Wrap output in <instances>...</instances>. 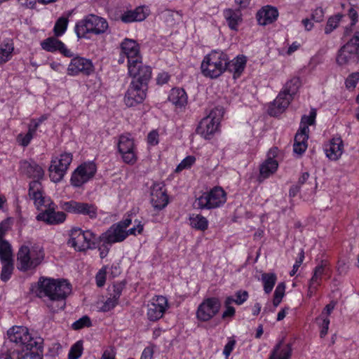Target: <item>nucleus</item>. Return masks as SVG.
I'll return each instance as SVG.
<instances>
[{
    "mask_svg": "<svg viewBox=\"0 0 359 359\" xmlns=\"http://www.w3.org/2000/svg\"><path fill=\"white\" fill-rule=\"evenodd\" d=\"M29 196L34 201L38 210L44 207L41 212L36 216L39 221H43L48 224H57L62 223L66 219L64 212H55L57 205L50 200L43 196V187L38 181H32L29 187Z\"/></svg>",
    "mask_w": 359,
    "mask_h": 359,
    "instance_id": "obj_2",
    "label": "nucleus"
},
{
    "mask_svg": "<svg viewBox=\"0 0 359 359\" xmlns=\"http://www.w3.org/2000/svg\"><path fill=\"white\" fill-rule=\"evenodd\" d=\"M143 231V225L141 224L140 222H138L137 224L130 229L127 232H128V235H136V233L140 234Z\"/></svg>",
    "mask_w": 359,
    "mask_h": 359,
    "instance_id": "obj_63",
    "label": "nucleus"
},
{
    "mask_svg": "<svg viewBox=\"0 0 359 359\" xmlns=\"http://www.w3.org/2000/svg\"><path fill=\"white\" fill-rule=\"evenodd\" d=\"M224 113V110L222 107H215L207 116L201 121L196 128V133L206 140L210 139L217 130Z\"/></svg>",
    "mask_w": 359,
    "mask_h": 359,
    "instance_id": "obj_9",
    "label": "nucleus"
},
{
    "mask_svg": "<svg viewBox=\"0 0 359 359\" xmlns=\"http://www.w3.org/2000/svg\"><path fill=\"white\" fill-rule=\"evenodd\" d=\"M226 202V194L221 187H215L209 192L203 193L197 198L194 207L196 209H212L219 207Z\"/></svg>",
    "mask_w": 359,
    "mask_h": 359,
    "instance_id": "obj_11",
    "label": "nucleus"
},
{
    "mask_svg": "<svg viewBox=\"0 0 359 359\" xmlns=\"http://www.w3.org/2000/svg\"><path fill=\"white\" fill-rule=\"evenodd\" d=\"M128 236V232L120 227L117 224L112 225L109 230L100 236L101 241L107 243H115L124 241Z\"/></svg>",
    "mask_w": 359,
    "mask_h": 359,
    "instance_id": "obj_23",
    "label": "nucleus"
},
{
    "mask_svg": "<svg viewBox=\"0 0 359 359\" xmlns=\"http://www.w3.org/2000/svg\"><path fill=\"white\" fill-rule=\"evenodd\" d=\"M223 15L229 27L231 30L237 31L238 26L243 22L241 9L226 8L224 11Z\"/></svg>",
    "mask_w": 359,
    "mask_h": 359,
    "instance_id": "obj_26",
    "label": "nucleus"
},
{
    "mask_svg": "<svg viewBox=\"0 0 359 359\" xmlns=\"http://www.w3.org/2000/svg\"><path fill=\"white\" fill-rule=\"evenodd\" d=\"M292 346L290 344L283 345V340L280 341L274 347L269 359H290L292 355Z\"/></svg>",
    "mask_w": 359,
    "mask_h": 359,
    "instance_id": "obj_32",
    "label": "nucleus"
},
{
    "mask_svg": "<svg viewBox=\"0 0 359 359\" xmlns=\"http://www.w3.org/2000/svg\"><path fill=\"white\" fill-rule=\"evenodd\" d=\"M359 81V73L355 72L350 74L346 79L345 84L347 88H354Z\"/></svg>",
    "mask_w": 359,
    "mask_h": 359,
    "instance_id": "obj_51",
    "label": "nucleus"
},
{
    "mask_svg": "<svg viewBox=\"0 0 359 359\" xmlns=\"http://www.w3.org/2000/svg\"><path fill=\"white\" fill-rule=\"evenodd\" d=\"M165 185L162 182H155L151 187L150 202L155 210H161L168 204V196Z\"/></svg>",
    "mask_w": 359,
    "mask_h": 359,
    "instance_id": "obj_18",
    "label": "nucleus"
},
{
    "mask_svg": "<svg viewBox=\"0 0 359 359\" xmlns=\"http://www.w3.org/2000/svg\"><path fill=\"white\" fill-rule=\"evenodd\" d=\"M83 239L85 244L88 245V249L95 248V243L94 242L95 234L90 231H83Z\"/></svg>",
    "mask_w": 359,
    "mask_h": 359,
    "instance_id": "obj_50",
    "label": "nucleus"
},
{
    "mask_svg": "<svg viewBox=\"0 0 359 359\" xmlns=\"http://www.w3.org/2000/svg\"><path fill=\"white\" fill-rule=\"evenodd\" d=\"M147 142L150 145H156L158 143V133L156 130L151 131L147 136Z\"/></svg>",
    "mask_w": 359,
    "mask_h": 359,
    "instance_id": "obj_57",
    "label": "nucleus"
},
{
    "mask_svg": "<svg viewBox=\"0 0 359 359\" xmlns=\"http://www.w3.org/2000/svg\"><path fill=\"white\" fill-rule=\"evenodd\" d=\"M235 345L236 341L234 339L229 340L228 343L225 345L223 350V354L225 355L226 358H228V357L230 355L231 353L234 348Z\"/></svg>",
    "mask_w": 359,
    "mask_h": 359,
    "instance_id": "obj_58",
    "label": "nucleus"
},
{
    "mask_svg": "<svg viewBox=\"0 0 359 359\" xmlns=\"http://www.w3.org/2000/svg\"><path fill=\"white\" fill-rule=\"evenodd\" d=\"M100 241L102 243L98 247V250L100 251V257L101 259H104L107 256L109 251V246L111 245V243H105L104 241H101L100 239Z\"/></svg>",
    "mask_w": 359,
    "mask_h": 359,
    "instance_id": "obj_55",
    "label": "nucleus"
},
{
    "mask_svg": "<svg viewBox=\"0 0 359 359\" xmlns=\"http://www.w3.org/2000/svg\"><path fill=\"white\" fill-rule=\"evenodd\" d=\"M95 172L96 165L93 162L81 164L73 172L71 183L74 187H79L93 178Z\"/></svg>",
    "mask_w": 359,
    "mask_h": 359,
    "instance_id": "obj_17",
    "label": "nucleus"
},
{
    "mask_svg": "<svg viewBox=\"0 0 359 359\" xmlns=\"http://www.w3.org/2000/svg\"><path fill=\"white\" fill-rule=\"evenodd\" d=\"M309 134L297 132L294 137L293 151L295 154L302 155L307 149V140Z\"/></svg>",
    "mask_w": 359,
    "mask_h": 359,
    "instance_id": "obj_34",
    "label": "nucleus"
},
{
    "mask_svg": "<svg viewBox=\"0 0 359 359\" xmlns=\"http://www.w3.org/2000/svg\"><path fill=\"white\" fill-rule=\"evenodd\" d=\"M359 61V32L354 35L339 50L337 62L339 65L356 64Z\"/></svg>",
    "mask_w": 359,
    "mask_h": 359,
    "instance_id": "obj_10",
    "label": "nucleus"
},
{
    "mask_svg": "<svg viewBox=\"0 0 359 359\" xmlns=\"http://www.w3.org/2000/svg\"><path fill=\"white\" fill-rule=\"evenodd\" d=\"M168 100L175 106L176 108L183 109L187 104V94L183 88H174L170 90Z\"/></svg>",
    "mask_w": 359,
    "mask_h": 359,
    "instance_id": "obj_27",
    "label": "nucleus"
},
{
    "mask_svg": "<svg viewBox=\"0 0 359 359\" xmlns=\"http://www.w3.org/2000/svg\"><path fill=\"white\" fill-rule=\"evenodd\" d=\"M235 304L237 305H241L247 301L249 294L245 290H238L235 293Z\"/></svg>",
    "mask_w": 359,
    "mask_h": 359,
    "instance_id": "obj_53",
    "label": "nucleus"
},
{
    "mask_svg": "<svg viewBox=\"0 0 359 359\" xmlns=\"http://www.w3.org/2000/svg\"><path fill=\"white\" fill-rule=\"evenodd\" d=\"M124 287L125 283H123V282H118L112 285L113 292L110 293V296L118 300Z\"/></svg>",
    "mask_w": 359,
    "mask_h": 359,
    "instance_id": "obj_52",
    "label": "nucleus"
},
{
    "mask_svg": "<svg viewBox=\"0 0 359 359\" xmlns=\"http://www.w3.org/2000/svg\"><path fill=\"white\" fill-rule=\"evenodd\" d=\"M108 28L109 25L106 19L94 14H89L76 22L75 32L79 39H89L90 34H104Z\"/></svg>",
    "mask_w": 359,
    "mask_h": 359,
    "instance_id": "obj_4",
    "label": "nucleus"
},
{
    "mask_svg": "<svg viewBox=\"0 0 359 359\" xmlns=\"http://www.w3.org/2000/svg\"><path fill=\"white\" fill-rule=\"evenodd\" d=\"M170 76L168 73L163 72L158 74L156 78V83L158 85H163L168 82L170 80Z\"/></svg>",
    "mask_w": 359,
    "mask_h": 359,
    "instance_id": "obj_59",
    "label": "nucleus"
},
{
    "mask_svg": "<svg viewBox=\"0 0 359 359\" xmlns=\"http://www.w3.org/2000/svg\"><path fill=\"white\" fill-rule=\"evenodd\" d=\"M14 50V43L11 39H6L3 41L0 45V65H2L9 61L13 57Z\"/></svg>",
    "mask_w": 359,
    "mask_h": 359,
    "instance_id": "obj_33",
    "label": "nucleus"
},
{
    "mask_svg": "<svg viewBox=\"0 0 359 359\" xmlns=\"http://www.w3.org/2000/svg\"><path fill=\"white\" fill-rule=\"evenodd\" d=\"M228 55L219 50H212L205 55L201 62L202 74L211 79H216L226 71Z\"/></svg>",
    "mask_w": 359,
    "mask_h": 359,
    "instance_id": "obj_6",
    "label": "nucleus"
},
{
    "mask_svg": "<svg viewBox=\"0 0 359 359\" xmlns=\"http://www.w3.org/2000/svg\"><path fill=\"white\" fill-rule=\"evenodd\" d=\"M6 230L3 224L0 225V259L3 264L1 280L4 282L11 278L14 269L11 245L4 239Z\"/></svg>",
    "mask_w": 359,
    "mask_h": 359,
    "instance_id": "obj_8",
    "label": "nucleus"
},
{
    "mask_svg": "<svg viewBox=\"0 0 359 359\" xmlns=\"http://www.w3.org/2000/svg\"><path fill=\"white\" fill-rule=\"evenodd\" d=\"M153 354V348L147 346L143 350L140 359H152Z\"/></svg>",
    "mask_w": 359,
    "mask_h": 359,
    "instance_id": "obj_62",
    "label": "nucleus"
},
{
    "mask_svg": "<svg viewBox=\"0 0 359 359\" xmlns=\"http://www.w3.org/2000/svg\"><path fill=\"white\" fill-rule=\"evenodd\" d=\"M301 84L299 77L294 76L287 81L283 90L279 93L272 105L269 107V115L278 116L282 114L293 100V96L297 93Z\"/></svg>",
    "mask_w": 359,
    "mask_h": 359,
    "instance_id": "obj_5",
    "label": "nucleus"
},
{
    "mask_svg": "<svg viewBox=\"0 0 359 359\" xmlns=\"http://www.w3.org/2000/svg\"><path fill=\"white\" fill-rule=\"evenodd\" d=\"M61 208L72 214L88 216L90 219H95L97 216V208L92 203L72 200L62 203Z\"/></svg>",
    "mask_w": 359,
    "mask_h": 359,
    "instance_id": "obj_15",
    "label": "nucleus"
},
{
    "mask_svg": "<svg viewBox=\"0 0 359 359\" xmlns=\"http://www.w3.org/2000/svg\"><path fill=\"white\" fill-rule=\"evenodd\" d=\"M147 90V87L130 83L124 97L125 104L131 107L142 103L146 97Z\"/></svg>",
    "mask_w": 359,
    "mask_h": 359,
    "instance_id": "obj_20",
    "label": "nucleus"
},
{
    "mask_svg": "<svg viewBox=\"0 0 359 359\" xmlns=\"http://www.w3.org/2000/svg\"><path fill=\"white\" fill-rule=\"evenodd\" d=\"M323 18L324 11L322 8H317L313 11L311 14L312 20L318 22L323 21Z\"/></svg>",
    "mask_w": 359,
    "mask_h": 359,
    "instance_id": "obj_56",
    "label": "nucleus"
},
{
    "mask_svg": "<svg viewBox=\"0 0 359 359\" xmlns=\"http://www.w3.org/2000/svg\"><path fill=\"white\" fill-rule=\"evenodd\" d=\"M118 150L124 163L133 165L137 160L133 138L130 134L120 135L118 142Z\"/></svg>",
    "mask_w": 359,
    "mask_h": 359,
    "instance_id": "obj_14",
    "label": "nucleus"
},
{
    "mask_svg": "<svg viewBox=\"0 0 359 359\" xmlns=\"http://www.w3.org/2000/svg\"><path fill=\"white\" fill-rule=\"evenodd\" d=\"M168 308V300L163 296H157L148 304L147 316L149 320L160 319Z\"/></svg>",
    "mask_w": 359,
    "mask_h": 359,
    "instance_id": "obj_21",
    "label": "nucleus"
},
{
    "mask_svg": "<svg viewBox=\"0 0 359 359\" xmlns=\"http://www.w3.org/2000/svg\"><path fill=\"white\" fill-rule=\"evenodd\" d=\"M278 166V164L276 160L267 158L260 166V177L264 179L269 177L276 171Z\"/></svg>",
    "mask_w": 359,
    "mask_h": 359,
    "instance_id": "obj_35",
    "label": "nucleus"
},
{
    "mask_svg": "<svg viewBox=\"0 0 359 359\" xmlns=\"http://www.w3.org/2000/svg\"><path fill=\"white\" fill-rule=\"evenodd\" d=\"M146 18L147 15L144 11V8L141 6L137 7L134 10L126 11L121 15V21L125 23L142 21Z\"/></svg>",
    "mask_w": 359,
    "mask_h": 359,
    "instance_id": "obj_31",
    "label": "nucleus"
},
{
    "mask_svg": "<svg viewBox=\"0 0 359 359\" xmlns=\"http://www.w3.org/2000/svg\"><path fill=\"white\" fill-rule=\"evenodd\" d=\"M8 339L22 349V351L39 353L42 351L43 339L33 337L23 326H13L7 331Z\"/></svg>",
    "mask_w": 359,
    "mask_h": 359,
    "instance_id": "obj_3",
    "label": "nucleus"
},
{
    "mask_svg": "<svg viewBox=\"0 0 359 359\" xmlns=\"http://www.w3.org/2000/svg\"><path fill=\"white\" fill-rule=\"evenodd\" d=\"M263 286H264V290L266 294L270 293L277 280V276L274 273H264L262 274V278H261Z\"/></svg>",
    "mask_w": 359,
    "mask_h": 359,
    "instance_id": "obj_39",
    "label": "nucleus"
},
{
    "mask_svg": "<svg viewBox=\"0 0 359 359\" xmlns=\"http://www.w3.org/2000/svg\"><path fill=\"white\" fill-rule=\"evenodd\" d=\"M189 222L191 226L197 230L205 231L208 227V219L199 214L190 215Z\"/></svg>",
    "mask_w": 359,
    "mask_h": 359,
    "instance_id": "obj_37",
    "label": "nucleus"
},
{
    "mask_svg": "<svg viewBox=\"0 0 359 359\" xmlns=\"http://www.w3.org/2000/svg\"><path fill=\"white\" fill-rule=\"evenodd\" d=\"M285 285L284 283H280L274 292L273 297L283 299L285 294Z\"/></svg>",
    "mask_w": 359,
    "mask_h": 359,
    "instance_id": "obj_60",
    "label": "nucleus"
},
{
    "mask_svg": "<svg viewBox=\"0 0 359 359\" xmlns=\"http://www.w3.org/2000/svg\"><path fill=\"white\" fill-rule=\"evenodd\" d=\"M246 65V57L243 55L237 56L233 60H230L228 57L226 70L233 74V78L241 76Z\"/></svg>",
    "mask_w": 359,
    "mask_h": 359,
    "instance_id": "obj_29",
    "label": "nucleus"
},
{
    "mask_svg": "<svg viewBox=\"0 0 359 359\" xmlns=\"http://www.w3.org/2000/svg\"><path fill=\"white\" fill-rule=\"evenodd\" d=\"M72 161V154L65 152L59 157L53 158L49 167V175L51 181L57 183L60 182L67 172Z\"/></svg>",
    "mask_w": 359,
    "mask_h": 359,
    "instance_id": "obj_12",
    "label": "nucleus"
},
{
    "mask_svg": "<svg viewBox=\"0 0 359 359\" xmlns=\"http://www.w3.org/2000/svg\"><path fill=\"white\" fill-rule=\"evenodd\" d=\"M348 266L345 260H339L337 263V269L340 275L346 274L348 271Z\"/></svg>",
    "mask_w": 359,
    "mask_h": 359,
    "instance_id": "obj_61",
    "label": "nucleus"
},
{
    "mask_svg": "<svg viewBox=\"0 0 359 359\" xmlns=\"http://www.w3.org/2000/svg\"><path fill=\"white\" fill-rule=\"evenodd\" d=\"M93 72L94 67L91 60L80 56L72 58L67 68V74L69 76H76L79 74L89 76Z\"/></svg>",
    "mask_w": 359,
    "mask_h": 359,
    "instance_id": "obj_19",
    "label": "nucleus"
},
{
    "mask_svg": "<svg viewBox=\"0 0 359 359\" xmlns=\"http://www.w3.org/2000/svg\"><path fill=\"white\" fill-rule=\"evenodd\" d=\"M343 143L340 138L333 139L325 149L327 158L330 160H337L342 154Z\"/></svg>",
    "mask_w": 359,
    "mask_h": 359,
    "instance_id": "obj_30",
    "label": "nucleus"
},
{
    "mask_svg": "<svg viewBox=\"0 0 359 359\" xmlns=\"http://www.w3.org/2000/svg\"><path fill=\"white\" fill-rule=\"evenodd\" d=\"M316 118V110L311 109L309 115H304L301 118L300 128L298 130L299 133L309 134V126L315 123Z\"/></svg>",
    "mask_w": 359,
    "mask_h": 359,
    "instance_id": "obj_36",
    "label": "nucleus"
},
{
    "mask_svg": "<svg viewBox=\"0 0 359 359\" xmlns=\"http://www.w3.org/2000/svg\"><path fill=\"white\" fill-rule=\"evenodd\" d=\"M20 359H41L39 353L25 352Z\"/></svg>",
    "mask_w": 359,
    "mask_h": 359,
    "instance_id": "obj_64",
    "label": "nucleus"
},
{
    "mask_svg": "<svg viewBox=\"0 0 359 359\" xmlns=\"http://www.w3.org/2000/svg\"><path fill=\"white\" fill-rule=\"evenodd\" d=\"M221 304L216 297L204 299L198 306L196 318L202 322H207L212 319L219 311Z\"/></svg>",
    "mask_w": 359,
    "mask_h": 359,
    "instance_id": "obj_16",
    "label": "nucleus"
},
{
    "mask_svg": "<svg viewBox=\"0 0 359 359\" xmlns=\"http://www.w3.org/2000/svg\"><path fill=\"white\" fill-rule=\"evenodd\" d=\"M44 257L42 249L33 248L29 249L27 246H22L17 255V268L21 271L36 268L41 264Z\"/></svg>",
    "mask_w": 359,
    "mask_h": 359,
    "instance_id": "obj_7",
    "label": "nucleus"
},
{
    "mask_svg": "<svg viewBox=\"0 0 359 359\" xmlns=\"http://www.w3.org/2000/svg\"><path fill=\"white\" fill-rule=\"evenodd\" d=\"M196 158L193 156H188L184 158L175 169L176 172H179L184 169H188L195 163Z\"/></svg>",
    "mask_w": 359,
    "mask_h": 359,
    "instance_id": "obj_46",
    "label": "nucleus"
},
{
    "mask_svg": "<svg viewBox=\"0 0 359 359\" xmlns=\"http://www.w3.org/2000/svg\"><path fill=\"white\" fill-rule=\"evenodd\" d=\"M107 267L103 266L95 276L96 285L98 287H102L106 282Z\"/></svg>",
    "mask_w": 359,
    "mask_h": 359,
    "instance_id": "obj_49",
    "label": "nucleus"
},
{
    "mask_svg": "<svg viewBox=\"0 0 359 359\" xmlns=\"http://www.w3.org/2000/svg\"><path fill=\"white\" fill-rule=\"evenodd\" d=\"M71 292V285L66 280L42 277L38 282L35 293L39 298H46L44 302L54 313L64 308V301Z\"/></svg>",
    "mask_w": 359,
    "mask_h": 359,
    "instance_id": "obj_1",
    "label": "nucleus"
},
{
    "mask_svg": "<svg viewBox=\"0 0 359 359\" xmlns=\"http://www.w3.org/2000/svg\"><path fill=\"white\" fill-rule=\"evenodd\" d=\"M43 50L48 52H55L58 50L60 46H62V42L55 37H49L41 43Z\"/></svg>",
    "mask_w": 359,
    "mask_h": 359,
    "instance_id": "obj_40",
    "label": "nucleus"
},
{
    "mask_svg": "<svg viewBox=\"0 0 359 359\" xmlns=\"http://www.w3.org/2000/svg\"><path fill=\"white\" fill-rule=\"evenodd\" d=\"M83 352V343L81 341L76 342L70 348L68 359H78Z\"/></svg>",
    "mask_w": 359,
    "mask_h": 359,
    "instance_id": "obj_43",
    "label": "nucleus"
},
{
    "mask_svg": "<svg viewBox=\"0 0 359 359\" xmlns=\"http://www.w3.org/2000/svg\"><path fill=\"white\" fill-rule=\"evenodd\" d=\"M128 73L133 80L131 83H135L140 86L147 87L148 83L151 78V69L149 66L143 65L141 60L130 62L128 65Z\"/></svg>",
    "mask_w": 359,
    "mask_h": 359,
    "instance_id": "obj_13",
    "label": "nucleus"
},
{
    "mask_svg": "<svg viewBox=\"0 0 359 359\" xmlns=\"http://www.w3.org/2000/svg\"><path fill=\"white\" fill-rule=\"evenodd\" d=\"M23 354L24 353H20L19 351H8L0 354V359H20Z\"/></svg>",
    "mask_w": 359,
    "mask_h": 359,
    "instance_id": "obj_54",
    "label": "nucleus"
},
{
    "mask_svg": "<svg viewBox=\"0 0 359 359\" xmlns=\"http://www.w3.org/2000/svg\"><path fill=\"white\" fill-rule=\"evenodd\" d=\"M319 322V326L320 327V337L323 338L327 334L330 325V319L327 316H323V313L316 319Z\"/></svg>",
    "mask_w": 359,
    "mask_h": 359,
    "instance_id": "obj_45",
    "label": "nucleus"
},
{
    "mask_svg": "<svg viewBox=\"0 0 359 359\" xmlns=\"http://www.w3.org/2000/svg\"><path fill=\"white\" fill-rule=\"evenodd\" d=\"M341 18L342 15L339 14L330 18L325 28V33L328 34L331 33L336 27H337Z\"/></svg>",
    "mask_w": 359,
    "mask_h": 359,
    "instance_id": "obj_44",
    "label": "nucleus"
},
{
    "mask_svg": "<svg viewBox=\"0 0 359 359\" xmlns=\"http://www.w3.org/2000/svg\"><path fill=\"white\" fill-rule=\"evenodd\" d=\"M91 325V321L88 316H85L75 321L72 324V328L75 330L82 329L85 327H90Z\"/></svg>",
    "mask_w": 359,
    "mask_h": 359,
    "instance_id": "obj_47",
    "label": "nucleus"
},
{
    "mask_svg": "<svg viewBox=\"0 0 359 359\" xmlns=\"http://www.w3.org/2000/svg\"><path fill=\"white\" fill-rule=\"evenodd\" d=\"M83 231L79 228H73L71 230L70 238L68 245L77 251H85L88 249V245L85 244Z\"/></svg>",
    "mask_w": 359,
    "mask_h": 359,
    "instance_id": "obj_28",
    "label": "nucleus"
},
{
    "mask_svg": "<svg viewBox=\"0 0 359 359\" xmlns=\"http://www.w3.org/2000/svg\"><path fill=\"white\" fill-rule=\"evenodd\" d=\"M122 53L128 58V65L132 60H140L141 56L140 55V48L137 42L132 39H126L121 44Z\"/></svg>",
    "mask_w": 359,
    "mask_h": 359,
    "instance_id": "obj_25",
    "label": "nucleus"
},
{
    "mask_svg": "<svg viewBox=\"0 0 359 359\" xmlns=\"http://www.w3.org/2000/svg\"><path fill=\"white\" fill-rule=\"evenodd\" d=\"M118 304V300L110 296L100 307V311L102 312H108L113 309Z\"/></svg>",
    "mask_w": 359,
    "mask_h": 359,
    "instance_id": "obj_48",
    "label": "nucleus"
},
{
    "mask_svg": "<svg viewBox=\"0 0 359 359\" xmlns=\"http://www.w3.org/2000/svg\"><path fill=\"white\" fill-rule=\"evenodd\" d=\"M20 170L29 178L36 179L40 182L44 175L43 169L33 160H22L20 162Z\"/></svg>",
    "mask_w": 359,
    "mask_h": 359,
    "instance_id": "obj_22",
    "label": "nucleus"
},
{
    "mask_svg": "<svg viewBox=\"0 0 359 359\" xmlns=\"http://www.w3.org/2000/svg\"><path fill=\"white\" fill-rule=\"evenodd\" d=\"M278 17L276 8L266 6L259 9L256 14V19L259 25L265 26L275 22Z\"/></svg>",
    "mask_w": 359,
    "mask_h": 359,
    "instance_id": "obj_24",
    "label": "nucleus"
},
{
    "mask_svg": "<svg viewBox=\"0 0 359 359\" xmlns=\"http://www.w3.org/2000/svg\"><path fill=\"white\" fill-rule=\"evenodd\" d=\"M68 22L67 18L65 17H60L57 20L53 29L55 36H60L65 32Z\"/></svg>",
    "mask_w": 359,
    "mask_h": 359,
    "instance_id": "obj_41",
    "label": "nucleus"
},
{
    "mask_svg": "<svg viewBox=\"0 0 359 359\" xmlns=\"http://www.w3.org/2000/svg\"><path fill=\"white\" fill-rule=\"evenodd\" d=\"M327 267V264L325 262L322 261L321 264L318 266H317L313 271V275L310 279V280L312 281V283H317L318 284H320V280L322 278V276L325 273Z\"/></svg>",
    "mask_w": 359,
    "mask_h": 359,
    "instance_id": "obj_42",
    "label": "nucleus"
},
{
    "mask_svg": "<svg viewBox=\"0 0 359 359\" xmlns=\"http://www.w3.org/2000/svg\"><path fill=\"white\" fill-rule=\"evenodd\" d=\"M37 130V124L36 125H29L28 131L26 134L20 133L17 136V142L20 145L25 147L29 145L31 140H32L34 134Z\"/></svg>",
    "mask_w": 359,
    "mask_h": 359,
    "instance_id": "obj_38",
    "label": "nucleus"
}]
</instances>
